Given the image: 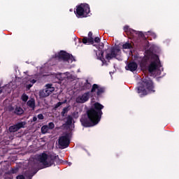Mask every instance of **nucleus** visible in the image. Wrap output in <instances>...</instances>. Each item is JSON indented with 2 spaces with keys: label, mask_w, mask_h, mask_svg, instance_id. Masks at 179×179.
Segmentation results:
<instances>
[{
  "label": "nucleus",
  "mask_w": 179,
  "mask_h": 179,
  "mask_svg": "<svg viewBox=\"0 0 179 179\" xmlns=\"http://www.w3.org/2000/svg\"><path fill=\"white\" fill-rule=\"evenodd\" d=\"M103 108H104V106L99 102L94 103L93 108L88 109L86 114L82 115L80 120L82 126L85 128H90L97 125L101 120Z\"/></svg>",
  "instance_id": "nucleus-1"
},
{
  "label": "nucleus",
  "mask_w": 179,
  "mask_h": 179,
  "mask_svg": "<svg viewBox=\"0 0 179 179\" xmlns=\"http://www.w3.org/2000/svg\"><path fill=\"white\" fill-rule=\"evenodd\" d=\"M97 90V91H96ZM96 97L99 99L104 92H106V88L104 87H101L97 84H94L91 89L90 92H85L81 96H78L76 101V103L83 104V103H86V101H89V99H90V93H96Z\"/></svg>",
  "instance_id": "nucleus-2"
},
{
  "label": "nucleus",
  "mask_w": 179,
  "mask_h": 179,
  "mask_svg": "<svg viewBox=\"0 0 179 179\" xmlns=\"http://www.w3.org/2000/svg\"><path fill=\"white\" fill-rule=\"evenodd\" d=\"M59 159L58 155H47L45 152H43L36 156L37 162L42 163L43 169H47V167H51V166L55 165L57 159Z\"/></svg>",
  "instance_id": "nucleus-3"
},
{
  "label": "nucleus",
  "mask_w": 179,
  "mask_h": 179,
  "mask_svg": "<svg viewBox=\"0 0 179 179\" xmlns=\"http://www.w3.org/2000/svg\"><path fill=\"white\" fill-rule=\"evenodd\" d=\"M143 86H139L137 87V93L141 94V97H143V96H146L148 94V91L150 93H155L156 91L155 90V84L150 78L146 76L143 78L142 81Z\"/></svg>",
  "instance_id": "nucleus-4"
},
{
  "label": "nucleus",
  "mask_w": 179,
  "mask_h": 179,
  "mask_svg": "<svg viewBox=\"0 0 179 179\" xmlns=\"http://www.w3.org/2000/svg\"><path fill=\"white\" fill-rule=\"evenodd\" d=\"M74 13L77 17H87L90 13V6L87 3H81L76 6V10Z\"/></svg>",
  "instance_id": "nucleus-5"
},
{
  "label": "nucleus",
  "mask_w": 179,
  "mask_h": 179,
  "mask_svg": "<svg viewBox=\"0 0 179 179\" xmlns=\"http://www.w3.org/2000/svg\"><path fill=\"white\" fill-rule=\"evenodd\" d=\"M161 66L162 63L160 62V59L159 58V56L157 55H154L151 57V61L150 62V64L148 65V71L150 73L153 74L157 71H159Z\"/></svg>",
  "instance_id": "nucleus-6"
},
{
  "label": "nucleus",
  "mask_w": 179,
  "mask_h": 179,
  "mask_svg": "<svg viewBox=\"0 0 179 179\" xmlns=\"http://www.w3.org/2000/svg\"><path fill=\"white\" fill-rule=\"evenodd\" d=\"M55 58L58 59V61H64V62H69V61L73 62V61H75V57H73L72 55H69V53L64 50H61L58 54H56Z\"/></svg>",
  "instance_id": "nucleus-7"
},
{
  "label": "nucleus",
  "mask_w": 179,
  "mask_h": 179,
  "mask_svg": "<svg viewBox=\"0 0 179 179\" xmlns=\"http://www.w3.org/2000/svg\"><path fill=\"white\" fill-rule=\"evenodd\" d=\"M121 54V50L118 47H112L109 53H107L106 55V59L108 61H111L114 58H117V55Z\"/></svg>",
  "instance_id": "nucleus-8"
},
{
  "label": "nucleus",
  "mask_w": 179,
  "mask_h": 179,
  "mask_svg": "<svg viewBox=\"0 0 179 179\" xmlns=\"http://www.w3.org/2000/svg\"><path fill=\"white\" fill-rule=\"evenodd\" d=\"M71 141H69V134H66L64 136H62L59 138V145L62 149H66L69 146Z\"/></svg>",
  "instance_id": "nucleus-9"
},
{
  "label": "nucleus",
  "mask_w": 179,
  "mask_h": 179,
  "mask_svg": "<svg viewBox=\"0 0 179 179\" xmlns=\"http://www.w3.org/2000/svg\"><path fill=\"white\" fill-rule=\"evenodd\" d=\"M26 125V122H18L14 125L10 126L8 128L9 132H17L19 129H21V128H24V126Z\"/></svg>",
  "instance_id": "nucleus-10"
},
{
  "label": "nucleus",
  "mask_w": 179,
  "mask_h": 179,
  "mask_svg": "<svg viewBox=\"0 0 179 179\" xmlns=\"http://www.w3.org/2000/svg\"><path fill=\"white\" fill-rule=\"evenodd\" d=\"M83 44H94V38H93V32L90 31L88 33V38L87 37H84L83 38Z\"/></svg>",
  "instance_id": "nucleus-11"
},
{
  "label": "nucleus",
  "mask_w": 179,
  "mask_h": 179,
  "mask_svg": "<svg viewBox=\"0 0 179 179\" xmlns=\"http://www.w3.org/2000/svg\"><path fill=\"white\" fill-rule=\"evenodd\" d=\"M127 71H131V72H135L138 69V64L135 62H129L126 67Z\"/></svg>",
  "instance_id": "nucleus-12"
},
{
  "label": "nucleus",
  "mask_w": 179,
  "mask_h": 179,
  "mask_svg": "<svg viewBox=\"0 0 179 179\" xmlns=\"http://www.w3.org/2000/svg\"><path fill=\"white\" fill-rule=\"evenodd\" d=\"M148 64H149V57H144L140 62V66L145 68V66H148Z\"/></svg>",
  "instance_id": "nucleus-13"
},
{
  "label": "nucleus",
  "mask_w": 179,
  "mask_h": 179,
  "mask_svg": "<svg viewBox=\"0 0 179 179\" xmlns=\"http://www.w3.org/2000/svg\"><path fill=\"white\" fill-rule=\"evenodd\" d=\"M50 91L47 90L46 88L43 89V90L39 92V96L40 97H48L49 95H50Z\"/></svg>",
  "instance_id": "nucleus-14"
},
{
  "label": "nucleus",
  "mask_w": 179,
  "mask_h": 179,
  "mask_svg": "<svg viewBox=\"0 0 179 179\" xmlns=\"http://www.w3.org/2000/svg\"><path fill=\"white\" fill-rule=\"evenodd\" d=\"M27 106H28L29 108H32L33 110H34V108H36V101L34 100V99L29 100L27 102Z\"/></svg>",
  "instance_id": "nucleus-15"
},
{
  "label": "nucleus",
  "mask_w": 179,
  "mask_h": 179,
  "mask_svg": "<svg viewBox=\"0 0 179 179\" xmlns=\"http://www.w3.org/2000/svg\"><path fill=\"white\" fill-rule=\"evenodd\" d=\"M123 30L124 31H125V33H130V34H134V33H136V31L129 28V26L128 25H125L123 27Z\"/></svg>",
  "instance_id": "nucleus-16"
},
{
  "label": "nucleus",
  "mask_w": 179,
  "mask_h": 179,
  "mask_svg": "<svg viewBox=\"0 0 179 179\" xmlns=\"http://www.w3.org/2000/svg\"><path fill=\"white\" fill-rule=\"evenodd\" d=\"M92 87V84L89 83L88 80H86L85 83L82 87L83 90H89Z\"/></svg>",
  "instance_id": "nucleus-17"
},
{
  "label": "nucleus",
  "mask_w": 179,
  "mask_h": 179,
  "mask_svg": "<svg viewBox=\"0 0 179 179\" xmlns=\"http://www.w3.org/2000/svg\"><path fill=\"white\" fill-rule=\"evenodd\" d=\"M122 48L123 50H131V48H134V46H132V44L127 42L122 45Z\"/></svg>",
  "instance_id": "nucleus-18"
},
{
  "label": "nucleus",
  "mask_w": 179,
  "mask_h": 179,
  "mask_svg": "<svg viewBox=\"0 0 179 179\" xmlns=\"http://www.w3.org/2000/svg\"><path fill=\"white\" fill-rule=\"evenodd\" d=\"M14 113L17 115H22V114H23L24 113V111L23 110V108H22L21 107H17L15 108Z\"/></svg>",
  "instance_id": "nucleus-19"
},
{
  "label": "nucleus",
  "mask_w": 179,
  "mask_h": 179,
  "mask_svg": "<svg viewBox=\"0 0 179 179\" xmlns=\"http://www.w3.org/2000/svg\"><path fill=\"white\" fill-rule=\"evenodd\" d=\"M48 131H50V129L48 128V125H43L41 127V132H42V134H47V132H48Z\"/></svg>",
  "instance_id": "nucleus-20"
},
{
  "label": "nucleus",
  "mask_w": 179,
  "mask_h": 179,
  "mask_svg": "<svg viewBox=\"0 0 179 179\" xmlns=\"http://www.w3.org/2000/svg\"><path fill=\"white\" fill-rule=\"evenodd\" d=\"M73 120V118L72 117V116L69 115L67 117V120L66 122V125H72V121Z\"/></svg>",
  "instance_id": "nucleus-21"
},
{
  "label": "nucleus",
  "mask_w": 179,
  "mask_h": 179,
  "mask_svg": "<svg viewBox=\"0 0 179 179\" xmlns=\"http://www.w3.org/2000/svg\"><path fill=\"white\" fill-rule=\"evenodd\" d=\"M94 47H96V48H98V50H103V48H104V43H100L99 45H94Z\"/></svg>",
  "instance_id": "nucleus-22"
},
{
  "label": "nucleus",
  "mask_w": 179,
  "mask_h": 179,
  "mask_svg": "<svg viewBox=\"0 0 179 179\" xmlns=\"http://www.w3.org/2000/svg\"><path fill=\"white\" fill-rule=\"evenodd\" d=\"M69 111V107H65L63 108L61 114L62 117H65V114H66Z\"/></svg>",
  "instance_id": "nucleus-23"
},
{
  "label": "nucleus",
  "mask_w": 179,
  "mask_h": 179,
  "mask_svg": "<svg viewBox=\"0 0 179 179\" xmlns=\"http://www.w3.org/2000/svg\"><path fill=\"white\" fill-rule=\"evenodd\" d=\"M66 101H63V102H58L57 103H56L55 105V110H57V108H58L59 107H61V106H62V104H65Z\"/></svg>",
  "instance_id": "nucleus-24"
},
{
  "label": "nucleus",
  "mask_w": 179,
  "mask_h": 179,
  "mask_svg": "<svg viewBox=\"0 0 179 179\" xmlns=\"http://www.w3.org/2000/svg\"><path fill=\"white\" fill-rule=\"evenodd\" d=\"M22 101H24L26 103V101H27V100H29V96H27V94H23L22 96Z\"/></svg>",
  "instance_id": "nucleus-25"
},
{
  "label": "nucleus",
  "mask_w": 179,
  "mask_h": 179,
  "mask_svg": "<svg viewBox=\"0 0 179 179\" xmlns=\"http://www.w3.org/2000/svg\"><path fill=\"white\" fill-rule=\"evenodd\" d=\"M48 127L49 129H54V128H55V124H54V122H50L48 123Z\"/></svg>",
  "instance_id": "nucleus-26"
},
{
  "label": "nucleus",
  "mask_w": 179,
  "mask_h": 179,
  "mask_svg": "<svg viewBox=\"0 0 179 179\" xmlns=\"http://www.w3.org/2000/svg\"><path fill=\"white\" fill-rule=\"evenodd\" d=\"M19 171V169L17 168H15L10 170V173H12V174H16V173H17Z\"/></svg>",
  "instance_id": "nucleus-27"
},
{
  "label": "nucleus",
  "mask_w": 179,
  "mask_h": 179,
  "mask_svg": "<svg viewBox=\"0 0 179 179\" xmlns=\"http://www.w3.org/2000/svg\"><path fill=\"white\" fill-rule=\"evenodd\" d=\"M98 59H99L100 61H101L103 65L107 64V61H106V59L104 57H98Z\"/></svg>",
  "instance_id": "nucleus-28"
},
{
  "label": "nucleus",
  "mask_w": 179,
  "mask_h": 179,
  "mask_svg": "<svg viewBox=\"0 0 179 179\" xmlns=\"http://www.w3.org/2000/svg\"><path fill=\"white\" fill-rule=\"evenodd\" d=\"M100 41H101V40L100 39L99 37H95L94 39V43H100Z\"/></svg>",
  "instance_id": "nucleus-29"
},
{
  "label": "nucleus",
  "mask_w": 179,
  "mask_h": 179,
  "mask_svg": "<svg viewBox=\"0 0 179 179\" xmlns=\"http://www.w3.org/2000/svg\"><path fill=\"white\" fill-rule=\"evenodd\" d=\"M37 117H38V120H44V115L41 113L38 114Z\"/></svg>",
  "instance_id": "nucleus-30"
},
{
  "label": "nucleus",
  "mask_w": 179,
  "mask_h": 179,
  "mask_svg": "<svg viewBox=\"0 0 179 179\" xmlns=\"http://www.w3.org/2000/svg\"><path fill=\"white\" fill-rule=\"evenodd\" d=\"M100 57L99 58H104V51L103 50H100Z\"/></svg>",
  "instance_id": "nucleus-31"
},
{
  "label": "nucleus",
  "mask_w": 179,
  "mask_h": 179,
  "mask_svg": "<svg viewBox=\"0 0 179 179\" xmlns=\"http://www.w3.org/2000/svg\"><path fill=\"white\" fill-rule=\"evenodd\" d=\"M45 89L48 90V89H50L51 87H52V84H47L45 85Z\"/></svg>",
  "instance_id": "nucleus-32"
},
{
  "label": "nucleus",
  "mask_w": 179,
  "mask_h": 179,
  "mask_svg": "<svg viewBox=\"0 0 179 179\" xmlns=\"http://www.w3.org/2000/svg\"><path fill=\"white\" fill-rule=\"evenodd\" d=\"M16 179H25L24 176L23 175H18L16 177Z\"/></svg>",
  "instance_id": "nucleus-33"
},
{
  "label": "nucleus",
  "mask_w": 179,
  "mask_h": 179,
  "mask_svg": "<svg viewBox=\"0 0 179 179\" xmlns=\"http://www.w3.org/2000/svg\"><path fill=\"white\" fill-rule=\"evenodd\" d=\"M49 91V92L52 93V92H54V90H55V88L54 87H50V89L48 90Z\"/></svg>",
  "instance_id": "nucleus-34"
},
{
  "label": "nucleus",
  "mask_w": 179,
  "mask_h": 179,
  "mask_svg": "<svg viewBox=\"0 0 179 179\" xmlns=\"http://www.w3.org/2000/svg\"><path fill=\"white\" fill-rule=\"evenodd\" d=\"M31 87H33V84L31 83L27 85V89L29 90Z\"/></svg>",
  "instance_id": "nucleus-35"
},
{
  "label": "nucleus",
  "mask_w": 179,
  "mask_h": 179,
  "mask_svg": "<svg viewBox=\"0 0 179 179\" xmlns=\"http://www.w3.org/2000/svg\"><path fill=\"white\" fill-rule=\"evenodd\" d=\"M36 121H37V117L34 116L31 120V122H36Z\"/></svg>",
  "instance_id": "nucleus-36"
},
{
  "label": "nucleus",
  "mask_w": 179,
  "mask_h": 179,
  "mask_svg": "<svg viewBox=\"0 0 179 179\" xmlns=\"http://www.w3.org/2000/svg\"><path fill=\"white\" fill-rule=\"evenodd\" d=\"M36 80L33 79V80H31V84L33 85L34 83H36Z\"/></svg>",
  "instance_id": "nucleus-37"
},
{
  "label": "nucleus",
  "mask_w": 179,
  "mask_h": 179,
  "mask_svg": "<svg viewBox=\"0 0 179 179\" xmlns=\"http://www.w3.org/2000/svg\"><path fill=\"white\" fill-rule=\"evenodd\" d=\"M138 36H141V37H143V36L145 35L143 34V33L139 32Z\"/></svg>",
  "instance_id": "nucleus-38"
},
{
  "label": "nucleus",
  "mask_w": 179,
  "mask_h": 179,
  "mask_svg": "<svg viewBox=\"0 0 179 179\" xmlns=\"http://www.w3.org/2000/svg\"><path fill=\"white\" fill-rule=\"evenodd\" d=\"M32 178H33V175H29L27 177L28 179H31Z\"/></svg>",
  "instance_id": "nucleus-39"
},
{
  "label": "nucleus",
  "mask_w": 179,
  "mask_h": 179,
  "mask_svg": "<svg viewBox=\"0 0 179 179\" xmlns=\"http://www.w3.org/2000/svg\"><path fill=\"white\" fill-rule=\"evenodd\" d=\"M12 178H13L12 176H9V177L6 176V179H12Z\"/></svg>",
  "instance_id": "nucleus-40"
},
{
  "label": "nucleus",
  "mask_w": 179,
  "mask_h": 179,
  "mask_svg": "<svg viewBox=\"0 0 179 179\" xmlns=\"http://www.w3.org/2000/svg\"><path fill=\"white\" fill-rule=\"evenodd\" d=\"M1 93H2V90H0V94H1Z\"/></svg>",
  "instance_id": "nucleus-41"
}]
</instances>
